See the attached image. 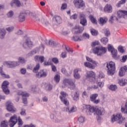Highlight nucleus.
I'll return each mask as SVG.
<instances>
[{
  "label": "nucleus",
  "instance_id": "nucleus-51",
  "mask_svg": "<svg viewBox=\"0 0 127 127\" xmlns=\"http://www.w3.org/2000/svg\"><path fill=\"white\" fill-rule=\"evenodd\" d=\"M14 29V27L13 26L9 27L6 28V30H7L8 32H11V31H13Z\"/></svg>",
  "mask_w": 127,
  "mask_h": 127
},
{
  "label": "nucleus",
  "instance_id": "nucleus-63",
  "mask_svg": "<svg viewBox=\"0 0 127 127\" xmlns=\"http://www.w3.org/2000/svg\"><path fill=\"white\" fill-rule=\"evenodd\" d=\"M52 61L55 64H57L59 62V61L58 60V59H57L56 58H54L52 59Z\"/></svg>",
  "mask_w": 127,
  "mask_h": 127
},
{
  "label": "nucleus",
  "instance_id": "nucleus-38",
  "mask_svg": "<svg viewBox=\"0 0 127 127\" xmlns=\"http://www.w3.org/2000/svg\"><path fill=\"white\" fill-rule=\"evenodd\" d=\"M36 50L34 49L31 52H30L27 55V56L28 57H30V56H32V55H34V54H36Z\"/></svg>",
  "mask_w": 127,
  "mask_h": 127
},
{
  "label": "nucleus",
  "instance_id": "nucleus-44",
  "mask_svg": "<svg viewBox=\"0 0 127 127\" xmlns=\"http://www.w3.org/2000/svg\"><path fill=\"white\" fill-rule=\"evenodd\" d=\"M13 11L12 10H10L7 14V17L9 18H10L11 17H12L13 16Z\"/></svg>",
  "mask_w": 127,
  "mask_h": 127
},
{
  "label": "nucleus",
  "instance_id": "nucleus-61",
  "mask_svg": "<svg viewBox=\"0 0 127 127\" xmlns=\"http://www.w3.org/2000/svg\"><path fill=\"white\" fill-rule=\"evenodd\" d=\"M118 51H119V52H120L121 53H124V48H123V47L122 46H119L118 47Z\"/></svg>",
  "mask_w": 127,
  "mask_h": 127
},
{
  "label": "nucleus",
  "instance_id": "nucleus-41",
  "mask_svg": "<svg viewBox=\"0 0 127 127\" xmlns=\"http://www.w3.org/2000/svg\"><path fill=\"white\" fill-rule=\"evenodd\" d=\"M63 122V119L61 118H56L55 120V123L56 124H59Z\"/></svg>",
  "mask_w": 127,
  "mask_h": 127
},
{
  "label": "nucleus",
  "instance_id": "nucleus-11",
  "mask_svg": "<svg viewBox=\"0 0 127 127\" xmlns=\"http://www.w3.org/2000/svg\"><path fill=\"white\" fill-rule=\"evenodd\" d=\"M73 3L77 8H80V7L85 6V2L83 0H74Z\"/></svg>",
  "mask_w": 127,
  "mask_h": 127
},
{
  "label": "nucleus",
  "instance_id": "nucleus-2",
  "mask_svg": "<svg viewBox=\"0 0 127 127\" xmlns=\"http://www.w3.org/2000/svg\"><path fill=\"white\" fill-rule=\"evenodd\" d=\"M69 85V88H70V90H74L75 88H76V85H75V83L73 82L72 79L65 78L64 79L63 81V88H65V87H67V86Z\"/></svg>",
  "mask_w": 127,
  "mask_h": 127
},
{
  "label": "nucleus",
  "instance_id": "nucleus-27",
  "mask_svg": "<svg viewBox=\"0 0 127 127\" xmlns=\"http://www.w3.org/2000/svg\"><path fill=\"white\" fill-rule=\"evenodd\" d=\"M5 33L6 32L4 29H2L0 30V38H1V39H3V38H4Z\"/></svg>",
  "mask_w": 127,
  "mask_h": 127
},
{
  "label": "nucleus",
  "instance_id": "nucleus-33",
  "mask_svg": "<svg viewBox=\"0 0 127 127\" xmlns=\"http://www.w3.org/2000/svg\"><path fill=\"white\" fill-rule=\"evenodd\" d=\"M114 20H116V21H118V20H119V18H118V17H117L116 16H111L110 17L109 22L110 23H113L114 22Z\"/></svg>",
  "mask_w": 127,
  "mask_h": 127
},
{
  "label": "nucleus",
  "instance_id": "nucleus-26",
  "mask_svg": "<svg viewBox=\"0 0 127 127\" xmlns=\"http://www.w3.org/2000/svg\"><path fill=\"white\" fill-rule=\"evenodd\" d=\"M54 18L55 19V20L58 24H60L61 22H62V19L61 18V17L59 16H55L54 17Z\"/></svg>",
  "mask_w": 127,
  "mask_h": 127
},
{
  "label": "nucleus",
  "instance_id": "nucleus-18",
  "mask_svg": "<svg viewBox=\"0 0 127 127\" xmlns=\"http://www.w3.org/2000/svg\"><path fill=\"white\" fill-rule=\"evenodd\" d=\"M104 11L105 12H112L113 11V8L112 7V5H111L110 4H106L104 8Z\"/></svg>",
  "mask_w": 127,
  "mask_h": 127
},
{
  "label": "nucleus",
  "instance_id": "nucleus-43",
  "mask_svg": "<svg viewBox=\"0 0 127 127\" xmlns=\"http://www.w3.org/2000/svg\"><path fill=\"white\" fill-rule=\"evenodd\" d=\"M78 121L80 124H83V123L85 122V117L83 116H80L78 118Z\"/></svg>",
  "mask_w": 127,
  "mask_h": 127
},
{
  "label": "nucleus",
  "instance_id": "nucleus-25",
  "mask_svg": "<svg viewBox=\"0 0 127 127\" xmlns=\"http://www.w3.org/2000/svg\"><path fill=\"white\" fill-rule=\"evenodd\" d=\"M35 60H36V61H40L41 63H43V62H44V57H39L38 56H37L35 57Z\"/></svg>",
  "mask_w": 127,
  "mask_h": 127
},
{
  "label": "nucleus",
  "instance_id": "nucleus-52",
  "mask_svg": "<svg viewBox=\"0 0 127 127\" xmlns=\"http://www.w3.org/2000/svg\"><path fill=\"white\" fill-rule=\"evenodd\" d=\"M124 3H126V0H121L118 2L117 6L118 7H120V6H121V4H124Z\"/></svg>",
  "mask_w": 127,
  "mask_h": 127
},
{
  "label": "nucleus",
  "instance_id": "nucleus-62",
  "mask_svg": "<svg viewBox=\"0 0 127 127\" xmlns=\"http://www.w3.org/2000/svg\"><path fill=\"white\" fill-rule=\"evenodd\" d=\"M20 115L21 116H26V113H25V109H21V111L20 112Z\"/></svg>",
  "mask_w": 127,
  "mask_h": 127
},
{
  "label": "nucleus",
  "instance_id": "nucleus-59",
  "mask_svg": "<svg viewBox=\"0 0 127 127\" xmlns=\"http://www.w3.org/2000/svg\"><path fill=\"white\" fill-rule=\"evenodd\" d=\"M6 66L7 68H14L15 67V65L14 64H7Z\"/></svg>",
  "mask_w": 127,
  "mask_h": 127
},
{
  "label": "nucleus",
  "instance_id": "nucleus-35",
  "mask_svg": "<svg viewBox=\"0 0 127 127\" xmlns=\"http://www.w3.org/2000/svg\"><path fill=\"white\" fill-rule=\"evenodd\" d=\"M89 18L92 23H94V24H97V20L94 17V16L92 15H90Z\"/></svg>",
  "mask_w": 127,
  "mask_h": 127
},
{
  "label": "nucleus",
  "instance_id": "nucleus-24",
  "mask_svg": "<svg viewBox=\"0 0 127 127\" xmlns=\"http://www.w3.org/2000/svg\"><path fill=\"white\" fill-rule=\"evenodd\" d=\"M17 94L19 96H22V97H29V94L25 91H19Z\"/></svg>",
  "mask_w": 127,
  "mask_h": 127
},
{
  "label": "nucleus",
  "instance_id": "nucleus-8",
  "mask_svg": "<svg viewBox=\"0 0 127 127\" xmlns=\"http://www.w3.org/2000/svg\"><path fill=\"white\" fill-rule=\"evenodd\" d=\"M8 85H9V82L6 80L4 81L1 85V89L5 95H9L10 93L8 87H7Z\"/></svg>",
  "mask_w": 127,
  "mask_h": 127
},
{
  "label": "nucleus",
  "instance_id": "nucleus-17",
  "mask_svg": "<svg viewBox=\"0 0 127 127\" xmlns=\"http://www.w3.org/2000/svg\"><path fill=\"white\" fill-rule=\"evenodd\" d=\"M26 13L21 12L18 16V20L19 22H23L25 20V16Z\"/></svg>",
  "mask_w": 127,
  "mask_h": 127
},
{
  "label": "nucleus",
  "instance_id": "nucleus-47",
  "mask_svg": "<svg viewBox=\"0 0 127 127\" xmlns=\"http://www.w3.org/2000/svg\"><path fill=\"white\" fill-rule=\"evenodd\" d=\"M61 96H60V97H61L62 98H63V99H66V97H67V96H68V94H67L64 91H62L61 92Z\"/></svg>",
  "mask_w": 127,
  "mask_h": 127
},
{
  "label": "nucleus",
  "instance_id": "nucleus-42",
  "mask_svg": "<svg viewBox=\"0 0 127 127\" xmlns=\"http://www.w3.org/2000/svg\"><path fill=\"white\" fill-rule=\"evenodd\" d=\"M91 33L92 35H93L94 36H96V35H98V31L94 29H91L90 30Z\"/></svg>",
  "mask_w": 127,
  "mask_h": 127
},
{
  "label": "nucleus",
  "instance_id": "nucleus-45",
  "mask_svg": "<svg viewBox=\"0 0 127 127\" xmlns=\"http://www.w3.org/2000/svg\"><path fill=\"white\" fill-rule=\"evenodd\" d=\"M54 80L56 83H59L60 81V75L57 74L54 77Z\"/></svg>",
  "mask_w": 127,
  "mask_h": 127
},
{
  "label": "nucleus",
  "instance_id": "nucleus-39",
  "mask_svg": "<svg viewBox=\"0 0 127 127\" xmlns=\"http://www.w3.org/2000/svg\"><path fill=\"white\" fill-rule=\"evenodd\" d=\"M7 125H8L7 121H3L1 122L0 127H7Z\"/></svg>",
  "mask_w": 127,
  "mask_h": 127
},
{
  "label": "nucleus",
  "instance_id": "nucleus-58",
  "mask_svg": "<svg viewBox=\"0 0 127 127\" xmlns=\"http://www.w3.org/2000/svg\"><path fill=\"white\" fill-rule=\"evenodd\" d=\"M96 84L100 87V88H102V87H104V82H97Z\"/></svg>",
  "mask_w": 127,
  "mask_h": 127
},
{
  "label": "nucleus",
  "instance_id": "nucleus-30",
  "mask_svg": "<svg viewBox=\"0 0 127 127\" xmlns=\"http://www.w3.org/2000/svg\"><path fill=\"white\" fill-rule=\"evenodd\" d=\"M62 102L65 105V106H69V101L67 98H63L61 97H60Z\"/></svg>",
  "mask_w": 127,
  "mask_h": 127
},
{
  "label": "nucleus",
  "instance_id": "nucleus-6",
  "mask_svg": "<svg viewBox=\"0 0 127 127\" xmlns=\"http://www.w3.org/2000/svg\"><path fill=\"white\" fill-rule=\"evenodd\" d=\"M108 68L107 73L109 76H113L116 72V64H107L106 66Z\"/></svg>",
  "mask_w": 127,
  "mask_h": 127
},
{
  "label": "nucleus",
  "instance_id": "nucleus-48",
  "mask_svg": "<svg viewBox=\"0 0 127 127\" xmlns=\"http://www.w3.org/2000/svg\"><path fill=\"white\" fill-rule=\"evenodd\" d=\"M46 89L47 91H51L53 89L52 85L50 84H47V86L46 87Z\"/></svg>",
  "mask_w": 127,
  "mask_h": 127
},
{
  "label": "nucleus",
  "instance_id": "nucleus-14",
  "mask_svg": "<svg viewBox=\"0 0 127 127\" xmlns=\"http://www.w3.org/2000/svg\"><path fill=\"white\" fill-rule=\"evenodd\" d=\"M11 7H20L21 6V3L19 0H12L10 2Z\"/></svg>",
  "mask_w": 127,
  "mask_h": 127
},
{
  "label": "nucleus",
  "instance_id": "nucleus-10",
  "mask_svg": "<svg viewBox=\"0 0 127 127\" xmlns=\"http://www.w3.org/2000/svg\"><path fill=\"white\" fill-rule=\"evenodd\" d=\"M16 123H17V116L14 115L10 118L9 121V126L10 127H14L16 124Z\"/></svg>",
  "mask_w": 127,
  "mask_h": 127
},
{
  "label": "nucleus",
  "instance_id": "nucleus-3",
  "mask_svg": "<svg viewBox=\"0 0 127 127\" xmlns=\"http://www.w3.org/2000/svg\"><path fill=\"white\" fill-rule=\"evenodd\" d=\"M107 48L103 47H97L93 49V52L97 54L98 56H102L107 52Z\"/></svg>",
  "mask_w": 127,
  "mask_h": 127
},
{
  "label": "nucleus",
  "instance_id": "nucleus-40",
  "mask_svg": "<svg viewBox=\"0 0 127 127\" xmlns=\"http://www.w3.org/2000/svg\"><path fill=\"white\" fill-rule=\"evenodd\" d=\"M46 76H47V72L44 71L43 70H41V76L38 77L42 78L43 77H46Z\"/></svg>",
  "mask_w": 127,
  "mask_h": 127
},
{
  "label": "nucleus",
  "instance_id": "nucleus-46",
  "mask_svg": "<svg viewBox=\"0 0 127 127\" xmlns=\"http://www.w3.org/2000/svg\"><path fill=\"white\" fill-rule=\"evenodd\" d=\"M18 63H22V64H24L25 63V59H24V58H22V57H19L18 58Z\"/></svg>",
  "mask_w": 127,
  "mask_h": 127
},
{
  "label": "nucleus",
  "instance_id": "nucleus-37",
  "mask_svg": "<svg viewBox=\"0 0 127 127\" xmlns=\"http://www.w3.org/2000/svg\"><path fill=\"white\" fill-rule=\"evenodd\" d=\"M73 100H74V101H78V100H79V94H78V92H75L74 94V96L73 97Z\"/></svg>",
  "mask_w": 127,
  "mask_h": 127
},
{
  "label": "nucleus",
  "instance_id": "nucleus-15",
  "mask_svg": "<svg viewBox=\"0 0 127 127\" xmlns=\"http://www.w3.org/2000/svg\"><path fill=\"white\" fill-rule=\"evenodd\" d=\"M82 70L81 68H75L73 70V76L75 79H76L77 80H79L80 78H81V75H80V74L79 73V72H81Z\"/></svg>",
  "mask_w": 127,
  "mask_h": 127
},
{
  "label": "nucleus",
  "instance_id": "nucleus-64",
  "mask_svg": "<svg viewBox=\"0 0 127 127\" xmlns=\"http://www.w3.org/2000/svg\"><path fill=\"white\" fill-rule=\"evenodd\" d=\"M127 55L124 56L121 60V62H125V61H127Z\"/></svg>",
  "mask_w": 127,
  "mask_h": 127
},
{
  "label": "nucleus",
  "instance_id": "nucleus-5",
  "mask_svg": "<svg viewBox=\"0 0 127 127\" xmlns=\"http://www.w3.org/2000/svg\"><path fill=\"white\" fill-rule=\"evenodd\" d=\"M108 51L111 52L114 59L116 60L120 59V56H118V50H116L113 46L110 44L108 45Z\"/></svg>",
  "mask_w": 127,
  "mask_h": 127
},
{
  "label": "nucleus",
  "instance_id": "nucleus-20",
  "mask_svg": "<svg viewBox=\"0 0 127 127\" xmlns=\"http://www.w3.org/2000/svg\"><path fill=\"white\" fill-rule=\"evenodd\" d=\"M126 69H127L126 67H125V66L122 67L120 68V70L119 71V76L123 77V76H124L125 74H126V72H127L126 70Z\"/></svg>",
  "mask_w": 127,
  "mask_h": 127
},
{
  "label": "nucleus",
  "instance_id": "nucleus-50",
  "mask_svg": "<svg viewBox=\"0 0 127 127\" xmlns=\"http://www.w3.org/2000/svg\"><path fill=\"white\" fill-rule=\"evenodd\" d=\"M86 60L89 62H91L93 64H97L96 61H93V60L88 57H86Z\"/></svg>",
  "mask_w": 127,
  "mask_h": 127
},
{
  "label": "nucleus",
  "instance_id": "nucleus-60",
  "mask_svg": "<svg viewBox=\"0 0 127 127\" xmlns=\"http://www.w3.org/2000/svg\"><path fill=\"white\" fill-rule=\"evenodd\" d=\"M99 77V78L103 79V78H105V74H104V73L102 71H100Z\"/></svg>",
  "mask_w": 127,
  "mask_h": 127
},
{
  "label": "nucleus",
  "instance_id": "nucleus-36",
  "mask_svg": "<svg viewBox=\"0 0 127 127\" xmlns=\"http://www.w3.org/2000/svg\"><path fill=\"white\" fill-rule=\"evenodd\" d=\"M101 41L103 44L106 45L109 42V40L108 39V38L103 37L101 39Z\"/></svg>",
  "mask_w": 127,
  "mask_h": 127
},
{
  "label": "nucleus",
  "instance_id": "nucleus-19",
  "mask_svg": "<svg viewBox=\"0 0 127 127\" xmlns=\"http://www.w3.org/2000/svg\"><path fill=\"white\" fill-rule=\"evenodd\" d=\"M77 109L76 108V107L72 106L70 108L69 107H66L64 109V112H67V113H74V112H76Z\"/></svg>",
  "mask_w": 127,
  "mask_h": 127
},
{
  "label": "nucleus",
  "instance_id": "nucleus-29",
  "mask_svg": "<svg viewBox=\"0 0 127 127\" xmlns=\"http://www.w3.org/2000/svg\"><path fill=\"white\" fill-rule=\"evenodd\" d=\"M82 40V36H74L72 38V40H74V41H81Z\"/></svg>",
  "mask_w": 127,
  "mask_h": 127
},
{
  "label": "nucleus",
  "instance_id": "nucleus-13",
  "mask_svg": "<svg viewBox=\"0 0 127 127\" xmlns=\"http://www.w3.org/2000/svg\"><path fill=\"white\" fill-rule=\"evenodd\" d=\"M98 96V95L97 93H95L91 95L90 97V101H91V102H93L94 104H99V103H100V99L96 100Z\"/></svg>",
  "mask_w": 127,
  "mask_h": 127
},
{
  "label": "nucleus",
  "instance_id": "nucleus-21",
  "mask_svg": "<svg viewBox=\"0 0 127 127\" xmlns=\"http://www.w3.org/2000/svg\"><path fill=\"white\" fill-rule=\"evenodd\" d=\"M118 84H119L120 86H125L126 84H127V79L125 78L119 79H118Z\"/></svg>",
  "mask_w": 127,
  "mask_h": 127
},
{
  "label": "nucleus",
  "instance_id": "nucleus-4",
  "mask_svg": "<svg viewBox=\"0 0 127 127\" xmlns=\"http://www.w3.org/2000/svg\"><path fill=\"white\" fill-rule=\"evenodd\" d=\"M125 120H126V118L123 117L121 113H118L116 115H113L111 116L112 123H115L117 121H119V124H122Z\"/></svg>",
  "mask_w": 127,
  "mask_h": 127
},
{
  "label": "nucleus",
  "instance_id": "nucleus-55",
  "mask_svg": "<svg viewBox=\"0 0 127 127\" xmlns=\"http://www.w3.org/2000/svg\"><path fill=\"white\" fill-rule=\"evenodd\" d=\"M100 44V42L98 41L92 42L91 46H96V45H99Z\"/></svg>",
  "mask_w": 127,
  "mask_h": 127
},
{
  "label": "nucleus",
  "instance_id": "nucleus-54",
  "mask_svg": "<svg viewBox=\"0 0 127 127\" xmlns=\"http://www.w3.org/2000/svg\"><path fill=\"white\" fill-rule=\"evenodd\" d=\"M18 125L19 127H20L21 126H22V125H23V123L22 122V120H21L20 117H19L18 118Z\"/></svg>",
  "mask_w": 127,
  "mask_h": 127
},
{
  "label": "nucleus",
  "instance_id": "nucleus-7",
  "mask_svg": "<svg viewBox=\"0 0 127 127\" xmlns=\"http://www.w3.org/2000/svg\"><path fill=\"white\" fill-rule=\"evenodd\" d=\"M34 46V44L33 42L31 41L29 38H25V40L22 44V47L23 48H26L28 47V48H32Z\"/></svg>",
  "mask_w": 127,
  "mask_h": 127
},
{
  "label": "nucleus",
  "instance_id": "nucleus-49",
  "mask_svg": "<svg viewBox=\"0 0 127 127\" xmlns=\"http://www.w3.org/2000/svg\"><path fill=\"white\" fill-rule=\"evenodd\" d=\"M110 90L111 91H116L118 89V87H117V85H111L110 87Z\"/></svg>",
  "mask_w": 127,
  "mask_h": 127
},
{
  "label": "nucleus",
  "instance_id": "nucleus-57",
  "mask_svg": "<svg viewBox=\"0 0 127 127\" xmlns=\"http://www.w3.org/2000/svg\"><path fill=\"white\" fill-rule=\"evenodd\" d=\"M82 97L83 98H84V99H86L88 98V93H87L86 91L83 92L82 93Z\"/></svg>",
  "mask_w": 127,
  "mask_h": 127
},
{
  "label": "nucleus",
  "instance_id": "nucleus-34",
  "mask_svg": "<svg viewBox=\"0 0 127 127\" xmlns=\"http://www.w3.org/2000/svg\"><path fill=\"white\" fill-rule=\"evenodd\" d=\"M40 68V65H39V64H37L33 68V73H37Z\"/></svg>",
  "mask_w": 127,
  "mask_h": 127
},
{
  "label": "nucleus",
  "instance_id": "nucleus-32",
  "mask_svg": "<svg viewBox=\"0 0 127 127\" xmlns=\"http://www.w3.org/2000/svg\"><path fill=\"white\" fill-rule=\"evenodd\" d=\"M84 65L85 67H87V68H89L90 69H95V67H97V64H85Z\"/></svg>",
  "mask_w": 127,
  "mask_h": 127
},
{
  "label": "nucleus",
  "instance_id": "nucleus-53",
  "mask_svg": "<svg viewBox=\"0 0 127 127\" xmlns=\"http://www.w3.org/2000/svg\"><path fill=\"white\" fill-rule=\"evenodd\" d=\"M66 8H67V4H66L65 3H63L61 7V9L62 10H64L66 9Z\"/></svg>",
  "mask_w": 127,
  "mask_h": 127
},
{
  "label": "nucleus",
  "instance_id": "nucleus-1",
  "mask_svg": "<svg viewBox=\"0 0 127 127\" xmlns=\"http://www.w3.org/2000/svg\"><path fill=\"white\" fill-rule=\"evenodd\" d=\"M85 108L87 112H90V113L96 112L97 116H102L104 114V109L103 108H97L93 106H91V105H86Z\"/></svg>",
  "mask_w": 127,
  "mask_h": 127
},
{
  "label": "nucleus",
  "instance_id": "nucleus-16",
  "mask_svg": "<svg viewBox=\"0 0 127 127\" xmlns=\"http://www.w3.org/2000/svg\"><path fill=\"white\" fill-rule=\"evenodd\" d=\"M74 33L77 34L78 33H81L84 30V27H81L79 25H76L74 28Z\"/></svg>",
  "mask_w": 127,
  "mask_h": 127
},
{
  "label": "nucleus",
  "instance_id": "nucleus-56",
  "mask_svg": "<svg viewBox=\"0 0 127 127\" xmlns=\"http://www.w3.org/2000/svg\"><path fill=\"white\" fill-rule=\"evenodd\" d=\"M78 17V15L77 14H74L70 16V19H77Z\"/></svg>",
  "mask_w": 127,
  "mask_h": 127
},
{
  "label": "nucleus",
  "instance_id": "nucleus-31",
  "mask_svg": "<svg viewBox=\"0 0 127 127\" xmlns=\"http://www.w3.org/2000/svg\"><path fill=\"white\" fill-rule=\"evenodd\" d=\"M94 75L95 73L92 71H87L86 76L87 78H92Z\"/></svg>",
  "mask_w": 127,
  "mask_h": 127
},
{
  "label": "nucleus",
  "instance_id": "nucleus-12",
  "mask_svg": "<svg viewBox=\"0 0 127 127\" xmlns=\"http://www.w3.org/2000/svg\"><path fill=\"white\" fill-rule=\"evenodd\" d=\"M80 23L82 25V26H86L87 25V19H86V15L84 13H81L79 15Z\"/></svg>",
  "mask_w": 127,
  "mask_h": 127
},
{
  "label": "nucleus",
  "instance_id": "nucleus-23",
  "mask_svg": "<svg viewBox=\"0 0 127 127\" xmlns=\"http://www.w3.org/2000/svg\"><path fill=\"white\" fill-rule=\"evenodd\" d=\"M125 10H120L117 12V18H121V17H124Z\"/></svg>",
  "mask_w": 127,
  "mask_h": 127
},
{
  "label": "nucleus",
  "instance_id": "nucleus-22",
  "mask_svg": "<svg viewBox=\"0 0 127 127\" xmlns=\"http://www.w3.org/2000/svg\"><path fill=\"white\" fill-rule=\"evenodd\" d=\"M98 21H99V23L101 25H104V24H105V23H107V21H108V18L100 17Z\"/></svg>",
  "mask_w": 127,
  "mask_h": 127
},
{
  "label": "nucleus",
  "instance_id": "nucleus-28",
  "mask_svg": "<svg viewBox=\"0 0 127 127\" xmlns=\"http://www.w3.org/2000/svg\"><path fill=\"white\" fill-rule=\"evenodd\" d=\"M0 74L2 76V77H4V78H7V79H9L10 78L9 75H6L3 73V71H2V67H0Z\"/></svg>",
  "mask_w": 127,
  "mask_h": 127
},
{
  "label": "nucleus",
  "instance_id": "nucleus-9",
  "mask_svg": "<svg viewBox=\"0 0 127 127\" xmlns=\"http://www.w3.org/2000/svg\"><path fill=\"white\" fill-rule=\"evenodd\" d=\"M6 108L8 112H11V113H14L16 112V108L13 107V104L10 101H7L6 103Z\"/></svg>",
  "mask_w": 127,
  "mask_h": 127
}]
</instances>
